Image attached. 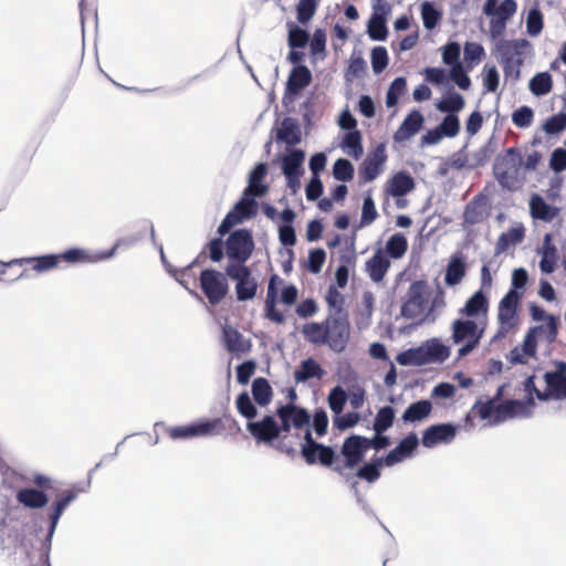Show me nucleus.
I'll list each match as a JSON object with an SVG mask.
<instances>
[{
    "mask_svg": "<svg viewBox=\"0 0 566 566\" xmlns=\"http://www.w3.org/2000/svg\"><path fill=\"white\" fill-rule=\"evenodd\" d=\"M0 472L3 475V483L9 484V488L15 495H46L45 491H51L54 495H78L80 493L87 492L91 484L90 478L78 483L70 484L53 480L43 474H35L33 481L39 489L25 488L23 484L29 482L28 478L4 467L1 458Z\"/></svg>",
    "mask_w": 566,
    "mask_h": 566,
    "instance_id": "f257e3e1",
    "label": "nucleus"
},
{
    "mask_svg": "<svg viewBox=\"0 0 566 566\" xmlns=\"http://www.w3.org/2000/svg\"><path fill=\"white\" fill-rule=\"evenodd\" d=\"M438 303L439 296L432 298V290L428 282L415 280L401 297L400 316L419 326L426 322Z\"/></svg>",
    "mask_w": 566,
    "mask_h": 566,
    "instance_id": "f03ea898",
    "label": "nucleus"
},
{
    "mask_svg": "<svg viewBox=\"0 0 566 566\" xmlns=\"http://www.w3.org/2000/svg\"><path fill=\"white\" fill-rule=\"evenodd\" d=\"M523 156L517 147H510L503 154H497L493 161V176L503 190L515 191L520 188V170Z\"/></svg>",
    "mask_w": 566,
    "mask_h": 566,
    "instance_id": "7ed1b4c3",
    "label": "nucleus"
},
{
    "mask_svg": "<svg viewBox=\"0 0 566 566\" xmlns=\"http://www.w3.org/2000/svg\"><path fill=\"white\" fill-rule=\"evenodd\" d=\"M325 331L328 337L327 346L334 353H342L346 349L350 337V324L348 314L338 307L336 312L325 319Z\"/></svg>",
    "mask_w": 566,
    "mask_h": 566,
    "instance_id": "20e7f679",
    "label": "nucleus"
},
{
    "mask_svg": "<svg viewBox=\"0 0 566 566\" xmlns=\"http://www.w3.org/2000/svg\"><path fill=\"white\" fill-rule=\"evenodd\" d=\"M254 250L252 232L241 228L232 231L226 241V253L229 264H245Z\"/></svg>",
    "mask_w": 566,
    "mask_h": 566,
    "instance_id": "39448f33",
    "label": "nucleus"
},
{
    "mask_svg": "<svg viewBox=\"0 0 566 566\" xmlns=\"http://www.w3.org/2000/svg\"><path fill=\"white\" fill-rule=\"evenodd\" d=\"M535 406L534 398L506 399L484 421H488L490 426H497L509 419L528 418L532 416Z\"/></svg>",
    "mask_w": 566,
    "mask_h": 566,
    "instance_id": "423d86ee",
    "label": "nucleus"
},
{
    "mask_svg": "<svg viewBox=\"0 0 566 566\" xmlns=\"http://www.w3.org/2000/svg\"><path fill=\"white\" fill-rule=\"evenodd\" d=\"M226 275L235 281V297L239 302L251 301L258 292V282L245 264H228Z\"/></svg>",
    "mask_w": 566,
    "mask_h": 566,
    "instance_id": "0eeeda50",
    "label": "nucleus"
},
{
    "mask_svg": "<svg viewBox=\"0 0 566 566\" xmlns=\"http://www.w3.org/2000/svg\"><path fill=\"white\" fill-rule=\"evenodd\" d=\"M200 286L211 305L219 304L228 294L229 285L226 272L206 269L200 273Z\"/></svg>",
    "mask_w": 566,
    "mask_h": 566,
    "instance_id": "6e6552de",
    "label": "nucleus"
},
{
    "mask_svg": "<svg viewBox=\"0 0 566 566\" xmlns=\"http://www.w3.org/2000/svg\"><path fill=\"white\" fill-rule=\"evenodd\" d=\"M507 386L509 382H504L497 387L495 394L492 397L486 396L484 400L482 398L478 399L473 407L471 408L470 412H468L462 418V430H469L472 427H474V418H479L480 420L483 421L486 418H490V416L494 412L497 406L504 402V400H502V395Z\"/></svg>",
    "mask_w": 566,
    "mask_h": 566,
    "instance_id": "1a4fd4ad",
    "label": "nucleus"
},
{
    "mask_svg": "<svg viewBox=\"0 0 566 566\" xmlns=\"http://www.w3.org/2000/svg\"><path fill=\"white\" fill-rule=\"evenodd\" d=\"M301 454L307 464L319 463L323 467H331L336 458L335 450L329 446L316 442L308 428L304 434V442L301 444Z\"/></svg>",
    "mask_w": 566,
    "mask_h": 566,
    "instance_id": "9d476101",
    "label": "nucleus"
},
{
    "mask_svg": "<svg viewBox=\"0 0 566 566\" xmlns=\"http://www.w3.org/2000/svg\"><path fill=\"white\" fill-rule=\"evenodd\" d=\"M486 325V319L462 316V357L470 354L480 344Z\"/></svg>",
    "mask_w": 566,
    "mask_h": 566,
    "instance_id": "9b49d317",
    "label": "nucleus"
},
{
    "mask_svg": "<svg viewBox=\"0 0 566 566\" xmlns=\"http://www.w3.org/2000/svg\"><path fill=\"white\" fill-rule=\"evenodd\" d=\"M531 46V42L525 38L504 40L495 43L494 54L500 64L515 62L517 57H523L524 50Z\"/></svg>",
    "mask_w": 566,
    "mask_h": 566,
    "instance_id": "f8f14e48",
    "label": "nucleus"
},
{
    "mask_svg": "<svg viewBox=\"0 0 566 566\" xmlns=\"http://www.w3.org/2000/svg\"><path fill=\"white\" fill-rule=\"evenodd\" d=\"M458 426L452 423H438L428 427L422 434V446L433 448L440 443H450L457 436Z\"/></svg>",
    "mask_w": 566,
    "mask_h": 566,
    "instance_id": "ddd939ff",
    "label": "nucleus"
},
{
    "mask_svg": "<svg viewBox=\"0 0 566 566\" xmlns=\"http://www.w3.org/2000/svg\"><path fill=\"white\" fill-rule=\"evenodd\" d=\"M366 443V437L358 434H352L344 440L340 453L345 458L344 465L346 468L352 469L363 461L368 450Z\"/></svg>",
    "mask_w": 566,
    "mask_h": 566,
    "instance_id": "4468645a",
    "label": "nucleus"
},
{
    "mask_svg": "<svg viewBox=\"0 0 566 566\" xmlns=\"http://www.w3.org/2000/svg\"><path fill=\"white\" fill-rule=\"evenodd\" d=\"M387 159L385 145L379 144L371 155H367L363 160L359 168V178L361 182H370L375 180L379 172L381 166L385 164Z\"/></svg>",
    "mask_w": 566,
    "mask_h": 566,
    "instance_id": "2eb2a0df",
    "label": "nucleus"
},
{
    "mask_svg": "<svg viewBox=\"0 0 566 566\" xmlns=\"http://www.w3.org/2000/svg\"><path fill=\"white\" fill-rule=\"evenodd\" d=\"M530 216L533 220L546 223L553 222L559 214L560 208L549 205L542 195L533 192L528 199Z\"/></svg>",
    "mask_w": 566,
    "mask_h": 566,
    "instance_id": "dca6fc26",
    "label": "nucleus"
},
{
    "mask_svg": "<svg viewBox=\"0 0 566 566\" xmlns=\"http://www.w3.org/2000/svg\"><path fill=\"white\" fill-rule=\"evenodd\" d=\"M497 148V140L494 135H492L481 147L479 150L474 153H464V147H462V169L470 168L474 169L476 167L484 166L491 156L495 153Z\"/></svg>",
    "mask_w": 566,
    "mask_h": 566,
    "instance_id": "f3484780",
    "label": "nucleus"
},
{
    "mask_svg": "<svg viewBox=\"0 0 566 566\" xmlns=\"http://www.w3.org/2000/svg\"><path fill=\"white\" fill-rule=\"evenodd\" d=\"M490 298L488 291L476 290L462 306V316L488 321Z\"/></svg>",
    "mask_w": 566,
    "mask_h": 566,
    "instance_id": "a211bd4d",
    "label": "nucleus"
},
{
    "mask_svg": "<svg viewBox=\"0 0 566 566\" xmlns=\"http://www.w3.org/2000/svg\"><path fill=\"white\" fill-rule=\"evenodd\" d=\"M247 427L249 432L259 442L272 443L275 439L280 438L279 423L272 416H265L260 421L249 422Z\"/></svg>",
    "mask_w": 566,
    "mask_h": 566,
    "instance_id": "6ab92c4d",
    "label": "nucleus"
},
{
    "mask_svg": "<svg viewBox=\"0 0 566 566\" xmlns=\"http://www.w3.org/2000/svg\"><path fill=\"white\" fill-rule=\"evenodd\" d=\"M490 199L488 195L480 192L465 206L462 212L463 222L475 224L483 221L489 212Z\"/></svg>",
    "mask_w": 566,
    "mask_h": 566,
    "instance_id": "aec40b11",
    "label": "nucleus"
},
{
    "mask_svg": "<svg viewBox=\"0 0 566 566\" xmlns=\"http://www.w3.org/2000/svg\"><path fill=\"white\" fill-rule=\"evenodd\" d=\"M419 440L415 432H410L407 437L401 439L399 443L390 450L386 457H382L385 465L392 467L406 458L412 455L413 451L418 447Z\"/></svg>",
    "mask_w": 566,
    "mask_h": 566,
    "instance_id": "412c9836",
    "label": "nucleus"
},
{
    "mask_svg": "<svg viewBox=\"0 0 566 566\" xmlns=\"http://www.w3.org/2000/svg\"><path fill=\"white\" fill-rule=\"evenodd\" d=\"M522 300L518 296L515 298L504 295L497 306V324L515 328L520 322L518 308Z\"/></svg>",
    "mask_w": 566,
    "mask_h": 566,
    "instance_id": "4be33fe9",
    "label": "nucleus"
},
{
    "mask_svg": "<svg viewBox=\"0 0 566 566\" xmlns=\"http://www.w3.org/2000/svg\"><path fill=\"white\" fill-rule=\"evenodd\" d=\"M311 82L312 73L310 69L304 64L295 65L292 69L286 82L284 99L287 97V95L298 94L303 88L308 86Z\"/></svg>",
    "mask_w": 566,
    "mask_h": 566,
    "instance_id": "5701e85b",
    "label": "nucleus"
},
{
    "mask_svg": "<svg viewBox=\"0 0 566 566\" xmlns=\"http://www.w3.org/2000/svg\"><path fill=\"white\" fill-rule=\"evenodd\" d=\"M221 338L224 348L229 353L241 354L248 353L251 349V342L249 339H244L238 329L229 325L223 326Z\"/></svg>",
    "mask_w": 566,
    "mask_h": 566,
    "instance_id": "b1692460",
    "label": "nucleus"
},
{
    "mask_svg": "<svg viewBox=\"0 0 566 566\" xmlns=\"http://www.w3.org/2000/svg\"><path fill=\"white\" fill-rule=\"evenodd\" d=\"M423 116L418 109L411 111L394 134V140L402 143L415 136L421 128Z\"/></svg>",
    "mask_w": 566,
    "mask_h": 566,
    "instance_id": "393cba45",
    "label": "nucleus"
},
{
    "mask_svg": "<svg viewBox=\"0 0 566 566\" xmlns=\"http://www.w3.org/2000/svg\"><path fill=\"white\" fill-rule=\"evenodd\" d=\"M525 238V228L523 223L511 227L507 231L502 232L495 243V255L504 253L511 247L520 244Z\"/></svg>",
    "mask_w": 566,
    "mask_h": 566,
    "instance_id": "a878e982",
    "label": "nucleus"
},
{
    "mask_svg": "<svg viewBox=\"0 0 566 566\" xmlns=\"http://www.w3.org/2000/svg\"><path fill=\"white\" fill-rule=\"evenodd\" d=\"M442 60L450 65L452 82L460 87V43L450 42L443 48Z\"/></svg>",
    "mask_w": 566,
    "mask_h": 566,
    "instance_id": "bb28decb",
    "label": "nucleus"
},
{
    "mask_svg": "<svg viewBox=\"0 0 566 566\" xmlns=\"http://www.w3.org/2000/svg\"><path fill=\"white\" fill-rule=\"evenodd\" d=\"M302 135L298 123L293 117H285L276 133V142L294 146L301 143Z\"/></svg>",
    "mask_w": 566,
    "mask_h": 566,
    "instance_id": "cd10ccee",
    "label": "nucleus"
},
{
    "mask_svg": "<svg viewBox=\"0 0 566 566\" xmlns=\"http://www.w3.org/2000/svg\"><path fill=\"white\" fill-rule=\"evenodd\" d=\"M119 242H117L113 248H111L107 251H102L94 258H91L87 252L80 248H73L66 250L63 254L60 255V258L64 259L67 262H97L111 259L114 256L115 251Z\"/></svg>",
    "mask_w": 566,
    "mask_h": 566,
    "instance_id": "c85d7f7f",
    "label": "nucleus"
},
{
    "mask_svg": "<svg viewBox=\"0 0 566 566\" xmlns=\"http://www.w3.org/2000/svg\"><path fill=\"white\" fill-rule=\"evenodd\" d=\"M389 266L390 261L381 250H377L366 262V270L374 282H380L385 277Z\"/></svg>",
    "mask_w": 566,
    "mask_h": 566,
    "instance_id": "c756f323",
    "label": "nucleus"
},
{
    "mask_svg": "<svg viewBox=\"0 0 566 566\" xmlns=\"http://www.w3.org/2000/svg\"><path fill=\"white\" fill-rule=\"evenodd\" d=\"M528 279V272L525 268H515L511 274L510 289L504 295L513 298L518 296V300H522L526 291Z\"/></svg>",
    "mask_w": 566,
    "mask_h": 566,
    "instance_id": "7c9ffc66",
    "label": "nucleus"
},
{
    "mask_svg": "<svg viewBox=\"0 0 566 566\" xmlns=\"http://www.w3.org/2000/svg\"><path fill=\"white\" fill-rule=\"evenodd\" d=\"M553 88V77L548 71L537 72L528 82V90L536 97L547 95Z\"/></svg>",
    "mask_w": 566,
    "mask_h": 566,
    "instance_id": "2f4dec72",
    "label": "nucleus"
},
{
    "mask_svg": "<svg viewBox=\"0 0 566 566\" xmlns=\"http://www.w3.org/2000/svg\"><path fill=\"white\" fill-rule=\"evenodd\" d=\"M432 410V403L428 399L418 400L409 405L402 413L405 422H417L426 419Z\"/></svg>",
    "mask_w": 566,
    "mask_h": 566,
    "instance_id": "473e14b6",
    "label": "nucleus"
},
{
    "mask_svg": "<svg viewBox=\"0 0 566 566\" xmlns=\"http://www.w3.org/2000/svg\"><path fill=\"white\" fill-rule=\"evenodd\" d=\"M413 188V178L406 171H399L391 178L388 191L394 197H402Z\"/></svg>",
    "mask_w": 566,
    "mask_h": 566,
    "instance_id": "72a5a7b5",
    "label": "nucleus"
},
{
    "mask_svg": "<svg viewBox=\"0 0 566 566\" xmlns=\"http://www.w3.org/2000/svg\"><path fill=\"white\" fill-rule=\"evenodd\" d=\"M541 128L548 138L558 137L566 130V112L559 111L548 116Z\"/></svg>",
    "mask_w": 566,
    "mask_h": 566,
    "instance_id": "f704fd0d",
    "label": "nucleus"
},
{
    "mask_svg": "<svg viewBox=\"0 0 566 566\" xmlns=\"http://www.w3.org/2000/svg\"><path fill=\"white\" fill-rule=\"evenodd\" d=\"M485 56V50L479 42L467 41L463 45L462 65L469 70L478 65Z\"/></svg>",
    "mask_w": 566,
    "mask_h": 566,
    "instance_id": "c9c22d12",
    "label": "nucleus"
},
{
    "mask_svg": "<svg viewBox=\"0 0 566 566\" xmlns=\"http://www.w3.org/2000/svg\"><path fill=\"white\" fill-rule=\"evenodd\" d=\"M324 374L321 365L313 358H307L301 363V368L294 371L296 382H305L311 378H321Z\"/></svg>",
    "mask_w": 566,
    "mask_h": 566,
    "instance_id": "e433bc0d",
    "label": "nucleus"
},
{
    "mask_svg": "<svg viewBox=\"0 0 566 566\" xmlns=\"http://www.w3.org/2000/svg\"><path fill=\"white\" fill-rule=\"evenodd\" d=\"M367 34L373 41H385L388 35L386 17L374 12L367 24Z\"/></svg>",
    "mask_w": 566,
    "mask_h": 566,
    "instance_id": "4c0bfd02",
    "label": "nucleus"
},
{
    "mask_svg": "<svg viewBox=\"0 0 566 566\" xmlns=\"http://www.w3.org/2000/svg\"><path fill=\"white\" fill-rule=\"evenodd\" d=\"M252 396L260 407H265L271 402L273 390L265 378L259 377L253 380Z\"/></svg>",
    "mask_w": 566,
    "mask_h": 566,
    "instance_id": "58836bf2",
    "label": "nucleus"
},
{
    "mask_svg": "<svg viewBox=\"0 0 566 566\" xmlns=\"http://www.w3.org/2000/svg\"><path fill=\"white\" fill-rule=\"evenodd\" d=\"M302 333L307 342L314 345H327V335L325 331V321L322 323L311 322L302 327Z\"/></svg>",
    "mask_w": 566,
    "mask_h": 566,
    "instance_id": "ea45409f",
    "label": "nucleus"
},
{
    "mask_svg": "<svg viewBox=\"0 0 566 566\" xmlns=\"http://www.w3.org/2000/svg\"><path fill=\"white\" fill-rule=\"evenodd\" d=\"M305 153L302 149L290 150L282 159V170L284 175L302 174V164Z\"/></svg>",
    "mask_w": 566,
    "mask_h": 566,
    "instance_id": "a19ab883",
    "label": "nucleus"
},
{
    "mask_svg": "<svg viewBox=\"0 0 566 566\" xmlns=\"http://www.w3.org/2000/svg\"><path fill=\"white\" fill-rule=\"evenodd\" d=\"M268 174V165L265 163H259L254 166L249 175V186H252L256 189L258 197H263L269 187L263 182L264 177Z\"/></svg>",
    "mask_w": 566,
    "mask_h": 566,
    "instance_id": "79ce46f5",
    "label": "nucleus"
},
{
    "mask_svg": "<svg viewBox=\"0 0 566 566\" xmlns=\"http://www.w3.org/2000/svg\"><path fill=\"white\" fill-rule=\"evenodd\" d=\"M195 266V262H190L188 265L182 269H176L175 275L172 277L185 287L191 295L199 297L198 293L191 289V286L197 285V277L192 272V268Z\"/></svg>",
    "mask_w": 566,
    "mask_h": 566,
    "instance_id": "37998d69",
    "label": "nucleus"
},
{
    "mask_svg": "<svg viewBox=\"0 0 566 566\" xmlns=\"http://www.w3.org/2000/svg\"><path fill=\"white\" fill-rule=\"evenodd\" d=\"M560 325V318L549 317V321L532 326V332H534L538 337L539 335H544L545 339L548 344H553L556 342L558 336V327Z\"/></svg>",
    "mask_w": 566,
    "mask_h": 566,
    "instance_id": "c03bdc74",
    "label": "nucleus"
},
{
    "mask_svg": "<svg viewBox=\"0 0 566 566\" xmlns=\"http://www.w3.org/2000/svg\"><path fill=\"white\" fill-rule=\"evenodd\" d=\"M385 464L382 457H376L371 462L365 463L356 473V476L369 483H374L380 476V467Z\"/></svg>",
    "mask_w": 566,
    "mask_h": 566,
    "instance_id": "a18cd8bd",
    "label": "nucleus"
},
{
    "mask_svg": "<svg viewBox=\"0 0 566 566\" xmlns=\"http://www.w3.org/2000/svg\"><path fill=\"white\" fill-rule=\"evenodd\" d=\"M544 28V17L538 6H533L526 17V32L530 36H538Z\"/></svg>",
    "mask_w": 566,
    "mask_h": 566,
    "instance_id": "49530a36",
    "label": "nucleus"
},
{
    "mask_svg": "<svg viewBox=\"0 0 566 566\" xmlns=\"http://www.w3.org/2000/svg\"><path fill=\"white\" fill-rule=\"evenodd\" d=\"M424 345L430 363H443L450 356V348L437 338L427 340Z\"/></svg>",
    "mask_w": 566,
    "mask_h": 566,
    "instance_id": "de8ad7c7",
    "label": "nucleus"
},
{
    "mask_svg": "<svg viewBox=\"0 0 566 566\" xmlns=\"http://www.w3.org/2000/svg\"><path fill=\"white\" fill-rule=\"evenodd\" d=\"M289 417L291 418L294 428L298 429L310 423V413L306 409L296 406L293 402L282 405Z\"/></svg>",
    "mask_w": 566,
    "mask_h": 566,
    "instance_id": "09e8293b",
    "label": "nucleus"
},
{
    "mask_svg": "<svg viewBox=\"0 0 566 566\" xmlns=\"http://www.w3.org/2000/svg\"><path fill=\"white\" fill-rule=\"evenodd\" d=\"M408 249V241L402 233L392 234L386 243V252L392 259H400Z\"/></svg>",
    "mask_w": 566,
    "mask_h": 566,
    "instance_id": "8fccbe9b",
    "label": "nucleus"
},
{
    "mask_svg": "<svg viewBox=\"0 0 566 566\" xmlns=\"http://www.w3.org/2000/svg\"><path fill=\"white\" fill-rule=\"evenodd\" d=\"M395 419V409L390 406H385L380 408L376 415L375 421H374V430L377 433H382L386 430H388Z\"/></svg>",
    "mask_w": 566,
    "mask_h": 566,
    "instance_id": "3c124183",
    "label": "nucleus"
},
{
    "mask_svg": "<svg viewBox=\"0 0 566 566\" xmlns=\"http://www.w3.org/2000/svg\"><path fill=\"white\" fill-rule=\"evenodd\" d=\"M169 436L175 440L189 439L193 437H203L201 432L200 421L192 422L186 426L172 427L169 430Z\"/></svg>",
    "mask_w": 566,
    "mask_h": 566,
    "instance_id": "603ef678",
    "label": "nucleus"
},
{
    "mask_svg": "<svg viewBox=\"0 0 566 566\" xmlns=\"http://www.w3.org/2000/svg\"><path fill=\"white\" fill-rule=\"evenodd\" d=\"M310 41V33L293 23L289 28L287 44L291 49H303Z\"/></svg>",
    "mask_w": 566,
    "mask_h": 566,
    "instance_id": "864d4df0",
    "label": "nucleus"
},
{
    "mask_svg": "<svg viewBox=\"0 0 566 566\" xmlns=\"http://www.w3.org/2000/svg\"><path fill=\"white\" fill-rule=\"evenodd\" d=\"M424 80L437 86H449L451 80L450 70L441 67H426Z\"/></svg>",
    "mask_w": 566,
    "mask_h": 566,
    "instance_id": "5fc2aeb1",
    "label": "nucleus"
},
{
    "mask_svg": "<svg viewBox=\"0 0 566 566\" xmlns=\"http://www.w3.org/2000/svg\"><path fill=\"white\" fill-rule=\"evenodd\" d=\"M512 123L522 129L528 128L534 120V111L528 105H522L513 111Z\"/></svg>",
    "mask_w": 566,
    "mask_h": 566,
    "instance_id": "6e6d98bb",
    "label": "nucleus"
},
{
    "mask_svg": "<svg viewBox=\"0 0 566 566\" xmlns=\"http://www.w3.org/2000/svg\"><path fill=\"white\" fill-rule=\"evenodd\" d=\"M354 166L346 158H338L333 165V176L336 180L347 182L354 178Z\"/></svg>",
    "mask_w": 566,
    "mask_h": 566,
    "instance_id": "4d7b16f0",
    "label": "nucleus"
},
{
    "mask_svg": "<svg viewBox=\"0 0 566 566\" xmlns=\"http://www.w3.org/2000/svg\"><path fill=\"white\" fill-rule=\"evenodd\" d=\"M343 148L348 149V154L354 158H358L363 154L361 134L358 129L348 132L342 143Z\"/></svg>",
    "mask_w": 566,
    "mask_h": 566,
    "instance_id": "13d9d810",
    "label": "nucleus"
},
{
    "mask_svg": "<svg viewBox=\"0 0 566 566\" xmlns=\"http://www.w3.org/2000/svg\"><path fill=\"white\" fill-rule=\"evenodd\" d=\"M500 85V73L494 64L483 67V87L485 92L495 93Z\"/></svg>",
    "mask_w": 566,
    "mask_h": 566,
    "instance_id": "bf43d9fd",
    "label": "nucleus"
},
{
    "mask_svg": "<svg viewBox=\"0 0 566 566\" xmlns=\"http://www.w3.org/2000/svg\"><path fill=\"white\" fill-rule=\"evenodd\" d=\"M421 17L423 27L427 30H432L438 24L441 13L436 9L432 2L424 1L421 4Z\"/></svg>",
    "mask_w": 566,
    "mask_h": 566,
    "instance_id": "052dcab7",
    "label": "nucleus"
},
{
    "mask_svg": "<svg viewBox=\"0 0 566 566\" xmlns=\"http://www.w3.org/2000/svg\"><path fill=\"white\" fill-rule=\"evenodd\" d=\"M347 400V394L340 386H335L328 394V406L335 415H340Z\"/></svg>",
    "mask_w": 566,
    "mask_h": 566,
    "instance_id": "680f3d73",
    "label": "nucleus"
},
{
    "mask_svg": "<svg viewBox=\"0 0 566 566\" xmlns=\"http://www.w3.org/2000/svg\"><path fill=\"white\" fill-rule=\"evenodd\" d=\"M406 85L407 82L405 77H396L391 82L386 95V104L388 107H394L397 105L399 96L406 90Z\"/></svg>",
    "mask_w": 566,
    "mask_h": 566,
    "instance_id": "e2e57ef3",
    "label": "nucleus"
},
{
    "mask_svg": "<svg viewBox=\"0 0 566 566\" xmlns=\"http://www.w3.org/2000/svg\"><path fill=\"white\" fill-rule=\"evenodd\" d=\"M237 409L240 415L247 419H253L256 416V407L252 402L247 391L241 392L235 400Z\"/></svg>",
    "mask_w": 566,
    "mask_h": 566,
    "instance_id": "0e129e2a",
    "label": "nucleus"
},
{
    "mask_svg": "<svg viewBox=\"0 0 566 566\" xmlns=\"http://www.w3.org/2000/svg\"><path fill=\"white\" fill-rule=\"evenodd\" d=\"M258 209V203L255 199H240L233 207L231 211H234L235 216L240 217L243 221L244 219H250L255 216Z\"/></svg>",
    "mask_w": 566,
    "mask_h": 566,
    "instance_id": "69168bd1",
    "label": "nucleus"
},
{
    "mask_svg": "<svg viewBox=\"0 0 566 566\" xmlns=\"http://www.w3.org/2000/svg\"><path fill=\"white\" fill-rule=\"evenodd\" d=\"M388 65V52L385 46H375L371 50V67L375 74L381 73Z\"/></svg>",
    "mask_w": 566,
    "mask_h": 566,
    "instance_id": "338daca9",
    "label": "nucleus"
},
{
    "mask_svg": "<svg viewBox=\"0 0 566 566\" xmlns=\"http://www.w3.org/2000/svg\"><path fill=\"white\" fill-rule=\"evenodd\" d=\"M549 168L555 172L556 176H559L563 171L566 170V149L563 147H557L551 153L549 157Z\"/></svg>",
    "mask_w": 566,
    "mask_h": 566,
    "instance_id": "774afa93",
    "label": "nucleus"
}]
</instances>
